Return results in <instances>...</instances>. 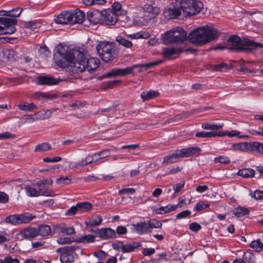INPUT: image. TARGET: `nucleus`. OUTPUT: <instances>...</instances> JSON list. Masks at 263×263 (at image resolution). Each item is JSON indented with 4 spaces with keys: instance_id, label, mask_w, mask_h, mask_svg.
I'll use <instances>...</instances> for the list:
<instances>
[{
    "instance_id": "nucleus-1",
    "label": "nucleus",
    "mask_w": 263,
    "mask_h": 263,
    "mask_svg": "<svg viewBox=\"0 0 263 263\" xmlns=\"http://www.w3.org/2000/svg\"><path fill=\"white\" fill-rule=\"evenodd\" d=\"M219 36L218 30L212 27L204 26L191 31L189 35V41L197 46H202Z\"/></svg>"
},
{
    "instance_id": "nucleus-2",
    "label": "nucleus",
    "mask_w": 263,
    "mask_h": 263,
    "mask_svg": "<svg viewBox=\"0 0 263 263\" xmlns=\"http://www.w3.org/2000/svg\"><path fill=\"white\" fill-rule=\"evenodd\" d=\"M100 63L97 58H86L82 53H79L77 59L67 61L65 66L70 67L73 72H82L85 70L89 72L97 68Z\"/></svg>"
},
{
    "instance_id": "nucleus-3",
    "label": "nucleus",
    "mask_w": 263,
    "mask_h": 263,
    "mask_svg": "<svg viewBox=\"0 0 263 263\" xmlns=\"http://www.w3.org/2000/svg\"><path fill=\"white\" fill-rule=\"evenodd\" d=\"M163 62V60H160L145 64L134 65L131 67H126L124 69L114 68L111 71L104 74L102 76L99 77L98 79L99 80H102L104 78L116 77L118 76H124L132 73L134 70L137 68H145L146 69H148L157 66Z\"/></svg>"
},
{
    "instance_id": "nucleus-4",
    "label": "nucleus",
    "mask_w": 263,
    "mask_h": 263,
    "mask_svg": "<svg viewBox=\"0 0 263 263\" xmlns=\"http://www.w3.org/2000/svg\"><path fill=\"white\" fill-rule=\"evenodd\" d=\"M159 13V9L157 7L151 5H145L137 9L138 16L136 21L139 25H145L149 21L155 18Z\"/></svg>"
},
{
    "instance_id": "nucleus-5",
    "label": "nucleus",
    "mask_w": 263,
    "mask_h": 263,
    "mask_svg": "<svg viewBox=\"0 0 263 263\" xmlns=\"http://www.w3.org/2000/svg\"><path fill=\"white\" fill-rule=\"evenodd\" d=\"M177 5L182 11L185 16L194 15L200 12L203 8L202 3L198 0H175Z\"/></svg>"
},
{
    "instance_id": "nucleus-6",
    "label": "nucleus",
    "mask_w": 263,
    "mask_h": 263,
    "mask_svg": "<svg viewBox=\"0 0 263 263\" xmlns=\"http://www.w3.org/2000/svg\"><path fill=\"white\" fill-rule=\"evenodd\" d=\"M96 49L99 56L105 62H110L117 56L116 47L113 43L101 42L98 44Z\"/></svg>"
},
{
    "instance_id": "nucleus-7",
    "label": "nucleus",
    "mask_w": 263,
    "mask_h": 263,
    "mask_svg": "<svg viewBox=\"0 0 263 263\" xmlns=\"http://www.w3.org/2000/svg\"><path fill=\"white\" fill-rule=\"evenodd\" d=\"M187 40V32L181 27H176L165 32L163 35L165 44L181 43Z\"/></svg>"
},
{
    "instance_id": "nucleus-8",
    "label": "nucleus",
    "mask_w": 263,
    "mask_h": 263,
    "mask_svg": "<svg viewBox=\"0 0 263 263\" xmlns=\"http://www.w3.org/2000/svg\"><path fill=\"white\" fill-rule=\"evenodd\" d=\"M162 226L160 222L155 219H151L146 223L141 221L133 224L134 231L140 235L150 233L153 228H159Z\"/></svg>"
},
{
    "instance_id": "nucleus-9",
    "label": "nucleus",
    "mask_w": 263,
    "mask_h": 263,
    "mask_svg": "<svg viewBox=\"0 0 263 263\" xmlns=\"http://www.w3.org/2000/svg\"><path fill=\"white\" fill-rule=\"evenodd\" d=\"M245 46L246 42H243L239 36L235 35H231L226 44V48L230 50L245 51L247 49Z\"/></svg>"
},
{
    "instance_id": "nucleus-10",
    "label": "nucleus",
    "mask_w": 263,
    "mask_h": 263,
    "mask_svg": "<svg viewBox=\"0 0 263 263\" xmlns=\"http://www.w3.org/2000/svg\"><path fill=\"white\" fill-rule=\"evenodd\" d=\"M78 247L71 246L65 247L64 251L62 252L60 256V260L62 263L71 262L74 261V256L75 253L73 252Z\"/></svg>"
},
{
    "instance_id": "nucleus-11",
    "label": "nucleus",
    "mask_w": 263,
    "mask_h": 263,
    "mask_svg": "<svg viewBox=\"0 0 263 263\" xmlns=\"http://www.w3.org/2000/svg\"><path fill=\"white\" fill-rule=\"evenodd\" d=\"M176 4L177 3L176 2ZM181 8L178 4L176 6L172 5L165 8L163 12V16L166 19H174L177 18L181 13Z\"/></svg>"
},
{
    "instance_id": "nucleus-12",
    "label": "nucleus",
    "mask_w": 263,
    "mask_h": 263,
    "mask_svg": "<svg viewBox=\"0 0 263 263\" xmlns=\"http://www.w3.org/2000/svg\"><path fill=\"white\" fill-rule=\"evenodd\" d=\"M117 20V15L113 10H103L102 24H105L107 25H114L116 23Z\"/></svg>"
},
{
    "instance_id": "nucleus-13",
    "label": "nucleus",
    "mask_w": 263,
    "mask_h": 263,
    "mask_svg": "<svg viewBox=\"0 0 263 263\" xmlns=\"http://www.w3.org/2000/svg\"><path fill=\"white\" fill-rule=\"evenodd\" d=\"M90 232L98 234L99 237L104 239L113 238L116 236L115 231L110 228H102L96 230L91 229Z\"/></svg>"
},
{
    "instance_id": "nucleus-14",
    "label": "nucleus",
    "mask_w": 263,
    "mask_h": 263,
    "mask_svg": "<svg viewBox=\"0 0 263 263\" xmlns=\"http://www.w3.org/2000/svg\"><path fill=\"white\" fill-rule=\"evenodd\" d=\"M182 51L180 48L164 47L162 49V55L165 59L171 60L176 58Z\"/></svg>"
},
{
    "instance_id": "nucleus-15",
    "label": "nucleus",
    "mask_w": 263,
    "mask_h": 263,
    "mask_svg": "<svg viewBox=\"0 0 263 263\" xmlns=\"http://www.w3.org/2000/svg\"><path fill=\"white\" fill-rule=\"evenodd\" d=\"M102 15L103 11H100L97 10H94L92 11L88 12L87 16L89 21L93 24H102Z\"/></svg>"
},
{
    "instance_id": "nucleus-16",
    "label": "nucleus",
    "mask_w": 263,
    "mask_h": 263,
    "mask_svg": "<svg viewBox=\"0 0 263 263\" xmlns=\"http://www.w3.org/2000/svg\"><path fill=\"white\" fill-rule=\"evenodd\" d=\"M180 158L189 157L196 154H199L201 149L198 147H191L182 149H177Z\"/></svg>"
},
{
    "instance_id": "nucleus-17",
    "label": "nucleus",
    "mask_w": 263,
    "mask_h": 263,
    "mask_svg": "<svg viewBox=\"0 0 263 263\" xmlns=\"http://www.w3.org/2000/svg\"><path fill=\"white\" fill-rule=\"evenodd\" d=\"M56 23L61 24H72V12H65L59 15Z\"/></svg>"
},
{
    "instance_id": "nucleus-18",
    "label": "nucleus",
    "mask_w": 263,
    "mask_h": 263,
    "mask_svg": "<svg viewBox=\"0 0 263 263\" xmlns=\"http://www.w3.org/2000/svg\"><path fill=\"white\" fill-rule=\"evenodd\" d=\"M20 234L26 239H31L37 236L36 228L34 227H28L23 229L20 231Z\"/></svg>"
},
{
    "instance_id": "nucleus-19",
    "label": "nucleus",
    "mask_w": 263,
    "mask_h": 263,
    "mask_svg": "<svg viewBox=\"0 0 263 263\" xmlns=\"http://www.w3.org/2000/svg\"><path fill=\"white\" fill-rule=\"evenodd\" d=\"M102 222V218L100 215H94L89 218L85 222L86 228L96 227L100 226Z\"/></svg>"
},
{
    "instance_id": "nucleus-20",
    "label": "nucleus",
    "mask_w": 263,
    "mask_h": 263,
    "mask_svg": "<svg viewBox=\"0 0 263 263\" xmlns=\"http://www.w3.org/2000/svg\"><path fill=\"white\" fill-rule=\"evenodd\" d=\"M223 132H199L196 133L195 137L197 138H212L215 137L224 136Z\"/></svg>"
},
{
    "instance_id": "nucleus-21",
    "label": "nucleus",
    "mask_w": 263,
    "mask_h": 263,
    "mask_svg": "<svg viewBox=\"0 0 263 263\" xmlns=\"http://www.w3.org/2000/svg\"><path fill=\"white\" fill-rule=\"evenodd\" d=\"M23 9L19 7L14 8L9 11L1 10L0 15L16 18V17H17L20 15Z\"/></svg>"
},
{
    "instance_id": "nucleus-22",
    "label": "nucleus",
    "mask_w": 263,
    "mask_h": 263,
    "mask_svg": "<svg viewBox=\"0 0 263 263\" xmlns=\"http://www.w3.org/2000/svg\"><path fill=\"white\" fill-rule=\"evenodd\" d=\"M60 80H58L52 77L47 76H41L39 77V82L37 84L40 85H55L57 84Z\"/></svg>"
},
{
    "instance_id": "nucleus-23",
    "label": "nucleus",
    "mask_w": 263,
    "mask_h": 263,
    "mask_svg": "<svg viewBox=\"0 0 263 263\" xmlns=\"http://www.w3.org/2000/svg\"><path fill=\"white\" fill-rule=\"evenodd\" d=\"M2 61H12L16 59V54L15 52L9 49H4L2 51Z\"/></svg>"
},
{
    "instance_id": "nucleus-24",
    "label": "nucleus",
    "mask_w": 263,
    "mask_h": 263,
    "mask_svg": "<svg viewBox=\"0 0 263 263\" xmlns=\"http://www.w3.org/2000/svg\"><path fill=\"white\" fill-rule=\"evenodd\" d=\"M1 24L3 25L4 27L8 30L11 27L15 28L14 25L17 23V21L15 18H10V17H3L2 19Z\"/></svg>"
},
{
    "instance_id": "nucleus-25",
    "label": "nucleus",
    "mask_w": 263,
    "mask_h": 263,
    "mask_svg": "<svg viewBox=\"0 0 263 263\" xmlns=\"http://www.w3.org/2000/svg\"><path fill=\"white\" fill-rule=\"evenodd\" d=\"M179 158H180V156L179 153H178V150H176L175 153L164 157L162 164H168L175 163L177 161Z\"/></svg>"
},
{
    "instance_id": "nucleus-26",
    "label": "nucleus",
    "mask_w": 263,
    "mask_h": 263,
    "mask_svg": "<svg viewBox=\"0 0 263 263\" xmlns=\"http://www.w3.org/2000/svg\"><path fill=\"white\" fill-rule=\"evenodd\" d=\"M250 151L263 155V143L250 142Z\"/></svg>"
},
{
    "instance_id": "nucleus-27",
    "label": "nucleus",
    "mask_w": 263,
    "mask_h": 263,
    "mask_svg": "<svg viewBox=\"0 0 263 263\" xmlns=\"http://www.w3.org/2000/svg\"><path fill=\"white\" fill-rule=\"evenodd\" d=\"M141 243L140 242H133L129 243L123 245L122 252L124 253L134 251L135 249L140 247Z\"/></svg>"
},
{
    "instance_id": "nucleus-28",
    "label": "nucleus",
    "mask_w": 263,
    "mask_h": 263,
    "mask_svg": "<svg viewBox=\"0 0 263 263\" xmlns=\"http://www.w3.org/2000/svg\"><path fill=\"white\" fill-rule=\"evenodd\" d=\"M37 236L43 237L47 236L51 234V230L48 225H42L36 228Z\"/></svg>"
},
{
    "instance_id": "nucleus-29",
    "label": "nucleus",
    "mask_w": 263,
    "mask_h": 263,
    "mask_svg": "<svg viewBox=\"0 0 263 263\" xmlns=\"http://www.w3.org/2000/svg\"><path fill=\"white\" fill-rule=\"evenodd\" d=\"M78 209V213H83L91 210L92 208V205L89 202H78L77 204Z\"/></svg>"
},
{
    "instance_id": "nucleus-30",
    "label": "nucleus",
    "mask_w": 263,
    "mask_h": 263,
    "mask_svg": "<svg viewBox=\"0 0 263 263\" xmlns=\"http://www.w3.org/2000/svg\"><path fill=\"white\" fill-rule=\"evenodd\" d=\"M35 217V216L30 214L28 213L18 214V224L26 223Z\"/></svg>"
},
{
    "instance_id": "nucleus-31",
    "label": "nucleus",
    "mask_w": 263,
    "mask_h": 263,
    "mask_svg": "<svg viewBox=\"0 0 263 263\" xmlns=\"http://www.w3.org/2000/svg\"><path fill=\"white\" fill-rule=\"evenodd\" d=\"M177 209V206L174 204H168L165 206H161L155 210V213L157 214H164Z\"/></svg>"
},
{
    "instance_id": "nucleus-32",
    "label": "nucleus",
    "mask_w": 263,
    "mask_h": 263,
    "mask_svg": "<svg viewBox=\"0 0 263 263\" xmlns=\"http://www.w3.org/2000/svg\"><path fill=\"white\" fill-rule=\"evenodd\" d=\"M159 96V92L155 90H150L147 92L144 91L141 93V97L143 101L156 98Z\"/></svg>"
},
{
    "instance_id": "nucleus-33",
    "label": "nucleus",
    "mask_w": 263,
    "mask_h": 263,
    "mask_svg": "<svg viewBox=\"0 0 263 263\" xmlns=\"http://www.w3.org/2000/svg\"><path fill=\"white\" fill-rule=\"evenodd\" d=\"M85 17L84 13L80 10L72 13V24H81L83 22Z\"/></svg>"
},
{
    "instance_id": "nucleus-34",
    "label": "nucleus",
    "mask_w": 263,
    "mask_h": 263,
    "mask_svg": "<svg viewBox=\"0 0 263 263\" xmlns=\"http://www.w3.org/2000/svg\"><path fill=\"white\" fill-rule=\"evenodd\" d=\"M55 230L60 233H62L66 235H72L75 233V229L74 227H65L62 226H56Z\"/></svg>"
},
{
    "instance_id": "nucleus-35",
    "label": "nucleus",
    "mask_w": 263,
    "mask_h": 263,
    "mask_svg": "<svg viewBox=\"0 0 263 263\" xmlns=\"http://www.w3.org/2000/svg\"><path fill=\"white\" fill-rule=\"evenodd\" d=\"M17 107L20 110L25 111H30L37 109L36 106L33 103H21L17 105Z\"/></svg>"
},
{
    "instance_id": "nucleus-36",
    "label": "nucleus",
    "mask_w": 263,
    "mask_h": 263,
    "mask_svg": "<svg viewBox=\"0 0 263 263\" xmlns=\"http://www.w3.org/2000/svg\"><path fill=\"white\" fill-rule=\"evenodd\" d=\"M255 171L252 168H243L240 170L238 172V175L243 178H252L254 177Z\"/></svg>"
},
{
    "instance_id": "nucleus-37",
    "label": "nucleus",
    "mask_w": 263,
    "mask_h": 263,
    "mask_svg": "<svg viewBox=\"0 0 263 263\" xmlns=\"http://www.w3.org/2000/svg\"><path fill=\"white\" fill-rule=\"evenodd\" d=\"M233 148L236 151L241 152L250 151V142H242L233 145Z\"/></svg>"
},
{
    "instance_id": "nucleus-38",
    "label": "nucleus",
    "mask_w": 263,
    "mask_h": 263,
    "mask_svg": "<svg viewBox=\"0 0 263 263\" xmlns=\"http://www.w3.org/2000/svg\"><path fill=\"white\" fill-rule=\"evenodd\" d=\"M95 240V236L91 234H88L77 238L76 241L79 243H88L94 242Z\"/></svg>"
},
{
    "instance_id": "nucleus-39",
    "label": "nucleus",
    "mask_w": 263,
    "mask_h": 263,
    "mask_svg": "<svg viewBox=\"0 0 263 263\" xmlns=\"http://www.w3.org/2000/svg\"><path fill=\"white\" fill-rule=\"evenodd\" d=\"M116 41L122 46L127 48H131L133 47V43L132 42L125 39L121 35H118L116 38Z\"/></svg>"
},
{
    "instance_id": "nucleus-40",
    "label": "nucleus",
    "mask_w": 263,
    "mask_h": 263,
    "mask_svg": "<svg viewBox=\"0 0 263 263\" xmlns=\"http://www.w3.org/2000/svg\"><path fill=\"white\" fill-rule=\"evenodd\" d=\"M250 246L251 248L258 252H261L263 249V243L259 239L252 241Z\"/></svg>"
},
{
    "instance_id": "nucleus-41",
    "label": "nucleus",
    "mask_w": 263,
    "mask_h": 263,
    "mask_svg": "<svg viewBox=\"0 0 263 263\" xmlns=\"http://www.w3.org/2000/svg\"><path fill=\"white\" fill-rule=\"evenodd\" d=\"M51 149V145L48 143L44 142L37 145L34 148V151L36 152H43Z\"/></svg>"
},
{
    "instance_id": "nucleus-42",
    "label": "nucleus",
    "mask_w": 263,
    "mask_h": 263,
    "mask_svg": "<svg viewBox=\"0 0 263 263\" xmlns=\"http://www.w3.org/2000/svg\"><path fill=\"white\" fill-rule=\"evenodd\" d=\"M110 152L109 149H104L101 152L93 154L92 155V158L94 159L96 157L99 156V158H96L95 161L96 162L101 159H103L109 156Z\"/></svg>"
},
{
    "instance_id": "nucleus-43",
    "label": "nucleus",
    "mask_w": 263,
    "mask_h": 263,
    "mask_svg": "<svg viewBox=\"0 0 263 263\" xmlns=\"http://www.w3.org/2000/svg\"><path fill=\"white\" fill-rule=\"evenodd\" d=\"M223 126L222 124H209L207 123H203L201 125L202 128L210 130H218Z\"/></svg>"
},
{
    "instance_id": "nucleus-44",
    "label": "nucleus",
    "mask_w": 263,
    "mask_h": 263,
    "mask_svg": "<svg viewBox=\"0 0 263 263\" xmlns=\"http://www.w3.org/2000/svg\"><path fill=\"white\" fill-rule=\"evenodd\" d=\"M34 96L37 99L46 98L50 100H53L57 98L56 95H50L48 93H45L42 92H37L34 93Z\"/></svg>"
},
{
    "instance_id": "nucleus-45",
    "label": "nucleus",
    "mask_w": 263,
    "mask_h": 263,
    "mask_svg": "<svg viewBox=\"0 0 263 263\" xmlns=\"http://www.w3.org/2000/svg\"><path fill=\"white\" fill-rule=\"evenodd\" d=\"M25 190L29 196L36 197L41 195L40 190L37 191L35 188L30 187L29 186H26Z\"/></svg>"
},
{
    "instance_id": "nucleus-46",
    "label": "nucleus",
    "mask_w": 263,
    "mask_h": 263,
    "mask_svg": "<svg viewBox=\"0 0 263 263\" xmlns=\"http://www.w3.org/2000/svg\"><path fill=\"white\" fill-rule=\"evenodd\" d=\"M249 213V211L247 209L242 207L236 208L233 211V214L237 217H242Z\"/></svg>"
},
{
    "instance_id": "nucleus-47",
    "label": "nucleus",
    "mask_w": 263,
    "mask_h": 263,
    "mask_svg": "<svg viewBox=\"0 0 263 263\" xmlns=\"http://www.w3.org/2000/svg\"><path fill=\"white\" fill-rule=\"evenodd\" d=\"M5 222L8 223H11L13 225L19 224L18 214L11 215L7 216L5 219Z\"/></svg>"
},
{
    "instance_id": "nucleus-48",
    "label": "nucleus",
    "mask_w": 263,
    "mask_h": 263,
    "mask_svg": "<svg viewBox=\"0 0 263 263\" xmlns=\"http://www.w3.org/2000/svg\"><path fill=\"white\" fill-rule=\"evenodd\" d=\"M209 207L210 204L208 203H206L203 201H200L196 204L194 207V210L195 211H200L209 208Z\"/></svg>"
},
{
    "instance_id": "nucleus-49",
    "label": "nucleus",
    "mask_w": 263,
    "mask_h": 263,
    "mask_svg": "<svg viewBox=\"0 0 263 263\" xmlns=\"http://www.w3.org/2000/svg\"><path fill=\"white\" fill-rule=\"evenodd\" d=\"M213 70L215 71H223L231 68L230 65L226 63H221L212 66Z\"/></svg>"
},
{
    "instance_id": "nucleus-50",
    "label": "nucleus",
    "mask_w": 263,
    "mask_h": 263,
    "mask_svg": "<svg viewBox=\"0 0 263 263\" xmlns=\"http://www.w3.org/2000/svg\"><path fill=\"white\" fill-rule=\"evenodd\" d=\"M224 136L227 135L228 136L230 137H235V136H238L240 138H250V136L249 135H241L239 136L240 132L237 130H231L230 132H227L226 133L224 132Z\"/></svg>"
},
{
    "instance_id": "nucleus-51",
    "label": "nucleus",
    "mask_w": 263,
    "mask_h": 263,
    "mask_svg": "<svg viewBox=\"0 0 263 263\" xmlns=\"http://www.w3.org/2000/svg\"><path fill=\"white\" fill-rule=\"evenodd\" d=\"M74 241H76L74 238L69 237H60L57 240V242L59 245L70 244Z\"/></svg>"
},
{
    "instance_id": "nucleus-52",
    "label": "nucleus",
    "mask_w": 263,
    "mask_h": 263,
    "mask_svg": "<svg viewBox=\"0 0 263 263\" xmlns=\"http://www.w3.org/2000/svg\"><path fill=\"white\" fill-rule=\"evenodd\" d=\"M214 161L215 163H220L221 164H227L231 162L230 159L224 156H220L214 158Z\"/></svg>"
},
{
    "instance_id": "nucleus-53",
    "label": "nucleus",
    "mask_w": 263,
    "mask_h": 263,
    "mask_svg": "<svg viewBox=\"0 0 263 263\" xmlns=\"http://www.w3.org/2000/svg\"><path fill=\"white\" fill-rule=\"evenodd\" d=\"M246 45L251 49L263 48V44L251 41L246 42Z\"/></svg>"
},
{
    "instance_id": "nucleus-54",
    "label": "nucleus",
    "mask_w": 263,
    "mask_h": 263,
    "mask_svg": "<svg viewBox=\"0 0 263 263\" xmlns=\"http://www.w3.org/2000/svg\"><path fill=\"white\" fill-rule=\"evenodd\" d=\"M20 261L17 258H12L10 256H7L3 259H0V263H19Z\"/></svg>"
},
{
    "instance_id": "nucleus-55",
    "label": "nucleus",
    "mask_w": 263,
    "mask_h": 263,
    "mask_svg": "<svg viewBox=\"0 0 263 263\" xmlns=\"http://www.w3.org/2000/svg\"><path fill=\"white\" fill-rule=\"evenodd\" d=\"M57 53H58L61 57L62 59L66 60V51L65 50L64 46L59 45L57 46Z\"/></svg>"
},
{
    "instance_id": "nucleus-56",
    "label": "nucleus",
    "mask_w": 263,
    "mask_h": 263,
    "mask_svg": "<svg viewBox=\"0 0 263 263\" xmlns=\"http://www.w3.org/2000/svg\"><path fill=\"white\" fill-rule=\"evenodd\" d=\"M191 215V212L189 210H185L178 213L176 215L177 219H182L190 218Z\"/></svg>"
},
{
    "instance_id": "nucleus-57",
    "label": "nucleus",
    "mask_w": 263,
    "mask_h": 263,
    "mask_svg": "<svg viewBox=\"0 0 263 263\" xmlns=\"http://www.w3.org/2000/svg\"><path fill=\"white\" fill-rule=\"evenodd\" d=\"M78 213V209L77 204L72 206L70 209L67 210L65 212V215L67 216H72Z\"/></svg>"
},
{
    "instance_id": "nucleus-58",
    "label": "nucleus",
    "mask_w": 263,
    "mask_h": 263,
    "mask_svg": "<svg viewBox=\"0 0 263 263\" xmlns=\"http://www.w3.org/2000/svg\"><path fill=\"white\" fill-rule=\"evenodd\" d=\"M16 31L15 28L11 27L7 30L6 27L0 26V35L1 34H12Z\"/></svg>"
},
{
    "instance_id": "nucleus-59",
    "label": "nucleus",
    "mask_w": 263,
    "mask_h": 263,
    "mask_svg": "<svg viewBox=\"0 0 263 263\" xmlns=\"http://www.w3.org/2000/svg\"><path fill=\"white\" fill-rule=\"evenodd\" d=\"M121 82V81L119 80H114L110 81L104 84V88L105 89H109L112 88L119 83Z\"/></svg>"
},
{
    "instance_id": "nucleus-60",
    "label": "nucleus",
    "mask_w": 263,
    "mask_h": 263,
    "mask_svg": "<svg viewBox=\"0 0 263 263\" xmlns=\"http://www.w3.org/2000/svg\"><path fill=\"white\" fill-rule=\"evenodd\" d=\"M71 178H70L69 177H61L57 179L56 183L59 185H63L65 184H68Z\"/></svg>"
},
{
    "instance_id": "nucleus-61",
    "label": "nucleus",
    "mask_w": 263,
    "mask_h": 263,
    "mask_svg": "<svg viewBox=\"0 0 263 263\" xmlns=\"http://www.w3.org/2000/svg\"><path fill=\"white\" fill-rule=\"evenodd\" d=\"M35 121L34 116L32 114L25 116L22 122L23 124L30 123Z\"/></svg>"
},
{
    "instance_id": "nucleus-62",
    "label": "nucleus",
    "mask_w": 263,
    "mask_h": 263,
    "mask_svg": "<svg viewBox=\"0 0 263 263\" xmlns=\"http://www.w3.org/2000/svg\"><path fill=\"white\" fill-rule=\"evenodd\" d=\"M9 235L5 231L0 232V244L9 240Z\"/></svg>"
},
{
    "instance_id": "nucleus-63",
    "label": "nucleus",
    "mask_w": 263,
    "mask_h": 263,
    "mask_svg": "<svg viewBox=\"0 0 263 263\" xmlns=\"http://www.w3.org/2000/svg\"><path fill=\"white\" fill-rule=\"evenodd\" d=\"M190 229L194 232H197L201 229V226L197 222H192L189 226Z\"/></svg>"
},
{
    "instance_id": "nucleus-64",
    "label": "nucleus",
    "mask_w": 263,
    "mask_h": 263,
    "mask_svg": "<svg viewBox=\"0 0 263 263\" xmlns=\"http://www.w3.org/2000/svg\"><path fill=\"white\" fill-rule=\"evenodd\" d=\"M185 185L184 181H182L179 183H177L174 185L173 189L175 191V193H179L184 187Z\"/></svg>"
}]
</instances>
